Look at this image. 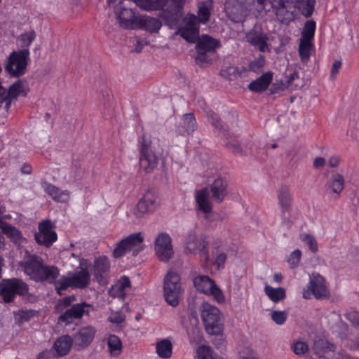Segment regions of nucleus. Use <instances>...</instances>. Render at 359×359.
I'll use <instances>...</instances> for the list:
<instances>
[{
    "label": "nucleus",
    "mask_w": 359,
    "mask_h": 359,
    "mask_svg": "<svg viewBox=\"0 0 359 359\" xmlns=\"http://www.w3.org/2000/svg\"><path fill=\"white\" fill-rule=\"evenodd\" d=\"M19 267L30 280L36 283H54L60 275V269L56 266L46 264L41 257L28 250L25 252Z\"/></svg>",
    "instance_id": "1"
},
{
    "label": "nucleus",
    "mask_w": 359,
    "mask_h": 359,
    "mask_svg": "<svg viewBox=\"0 0 359 359\" xmlns=\"http://www.w3.org/2000/svg\"><path fill=\"white\" fill-rule=\"evenodd\" d=\"M197 22L198 19L196 15H189L185 19L184 25L178 30L177 33L189 43H194L198 39L196 49L199 55L196 60V62L203 63L205 61V53L215 51L218 48L219 43L208 35H203L199 39Z\"/></svg>",
    "instance_id": "2"
},
{
    "label": "nucleus",
    "mask_w": 359,
    "mask_h": 359,
    "mask_svg": "<svg viewBox=\"0 0 359 359\" xmlns=\"http://www.w3.org/2000/svg\"><path fill=\"white\" fill-rule=\"evenodd\" d=\"M200 317L208 334L219 335L224 330V318L222 311L215 305L205 302L198 309Z\"/></svg>",
    "instance_id": "3"
},
{
    "label": "nucleus",
    "mask_w": 359,
    "mask_h": 359,
    "mask_svg": "<svg viewBox=\"0 0 359 359\" xmlns=\"http://www.w3.org/2000/svg\"><path fill=\"white\" fill-rule=\"evenodd\" d=\"M90 281V274L87 269H81L75 273H69L61 276L54 282L55 290L59 295H62V290L68 288L84 289L87 287Z\"/></svg>",
    "instance_id": "4"
},
{
    "label": "nucleus",
    "mask_w": 359,
    "mask_h": 359,
    "mask_svg": "<svg viewBox=\"0 0 359 359\" xmlns=\"http://www.w3.org/2000/svg\"><path fill=\"white\" fill-rule=\"evenodd\" d=\"M164 296L167 303L175 307L179 304L184 288L180 274L170 269L166 273L163 282Z\"/></svg>",
    "instance_id": "5"
},
{
    "label": "nucleus",
    "mask_w": 359,
    "mask_h": 359,
    "mask_svg": "<svg viewBox=\"0 0 359 359\" xmlns=\"http://www.w3.org/2000/svg\"><path fill=\"white\" fill-rule=\"evenodd\" d=\"M142 233H131L116 244L112 256L115 259H120L131 253L133 257H136L144 249Z\"/></svg>",
    "instance_id": "6"
},
{
    "label": "nucleus",
    "mask_w": 359,
    "mask_h": 359,
    "mask_svg": "<svg viewBox=\"0 0 359 359\" xmlns=\"http://www.w3.org/2000/svg\"><path fill=\"white\" fill-rule=\"evenodd\" d=\"M29 49H22L13 51L8 58L5 66L6 72L13 77H20L27 71V67L30 60Z\"/></svg>",
    "instance_id": "7"
},
{
    "label": "nucleus",
    "mask_w": 359,
    "mask_h": 359,
    "mask_svg": "<svg viewBox=\"0 0 359 359\" xmlns=\"http://www.w3.org/2000/svg\"><path fill=\"white\" fill-rule=\"evenodd\" d=\"M196 290L205 295L212 297L217 304L226 301L223 291L217 286L213 279L206 275L196 276L193 280Z\"/></svg>",
    "instance_id": "8"
},
{
    "label": "nucleus",
    "mask_w": 359,
    "mask_h": 359,
    "mask_svg": "<svg viewBox=\"0 0 359 359\" xmlns=\"http://www.w3.org/2000/svg\"><path fill=\"white\" fill-rule=\"evenodd\" d=\"M208 245V242L205 236L190 231L184 242V251L186 254H198L202 259L208 262L210 257Z\"/></svg>",
    "instance_id": "9"
},
{
    "label": "nucleus",
    "mask_w": 359,
    "mask_h": 359,
    "mask_svg": "<svg viewBox=\"0 0 359 359\" xmlns=\"http://www.w3.org/2000/svg\"><path fill=\"white\" fill-rule=\"evenodd\" d=\"M329 290L325 278L317 273H313L309 276L307 285L303 289L302 297L305 299H309L312 296L320 299L327 297Z\"/></svg>",
    "instance_id": "10"
},
{
    "label": "nucleus",
    "mask_w": 359,
    "mask_h": 359,
    "mask_svg": "<svg viewBox=\"0 0 359 359\" xmlns=\"http://www.w3.org/2000/svg\"><path fill=\"white\" fill-rule=\"evenodd\" d=\"M316 30V22L313 20L307 21L302 32L299 46V53L304 62L309 61L311 52L313 50V38Z\"/></svg>",
    "instance_id": "11"
},
{
    "label": "nucleus",
    "mask_w": 359,
    "mask_h": 359,
    "mask_svg": "<svg viewBox=\"0 0 359 359\" xmlns=\"http://www.w3.org/2000/svg\"><path fill=\"white\" fill-rule=\"evenodd\" d=\"M28 285L20 279L3 280L0 283V295L6 302H11L15 295H25L28 292Z\"/></svg>",
    "instance_id": "12"
},
{
    "label": "nucleus",
    "mask_w": 359,
    "mask_h": 359,
    "mask_svg": "<svg viewBox=\"0 0 359 359\" xmlns=\"http://www.w3.org/2000/svg\"><path fill=\"white\" fill-rule=\"evenodd\" d=\"M254 4V0H226L225 11L233 21L238 22L244 20Z\"/></svg>",
    "instance_id": "13"
},
{
    "label": "nucleus",
    "mask_w": 359,
    "mask_h": 359,
    "mask_svg": "<svg viewBox=\"0 0 359 359\" xmlns=\"http://www.w3.org/2000/svg\"><path fill=\"white\" fill-rule=\"evenodd\" d=\"M140 165L147 173L154 170L157 166V157L151 149V142L145 135L142 137Z\"/></svg>",
    "instance_id": "14"
},
{
    "label": "nucleus",
    "mask_w": 359,
    "mask_h": 359,
    "mask_svg": "<svg viewBox=\"0 0 359 359\" xmlns=\"http://www.w3.org/2000/svg\"><path fill=\"white\" fill-rule=\"evenodd\" d=\"M114 10L121 27L130 29H136L140 15L136 14L133 8H126L123 5V1H121L115 6Z\"/></svg>",
    "instance_id": "15"
},
{
    "label": "nucleus",
    "mask_w": 359,
    "mask_h": 359,
    "mask_svg": "<svg viewBox=\"0 0 359 359\" xmlns=\"http://www.w3.org/2000/svg\"><path fill=\"white\" fill-rule=\"evenodd\" d=\"M92 309L91 305L86 302L75 304L60 315L58 320L65 324H70L74 319L82 318L84 314L89 315L90 311Z\"/></svg>",
    "instance_id": "16"
},
{
    "label": "nucleus",
    "mask_w": 359,
    "mask_h": 359,
    "mask_svg": "<svg viewBox=\"0 0 359 359\" xmlns=\"http://www.w3.org/2000/svg\"><path fill=\"white\" fill-rule=\"evenodd\" d=\"M110 269V262L107 257L100 256L96 258L93 264L95 278L100 285L106 284Z\"/></svg>",
    "instance_id": "17"
},
{
    "label": "nucleus",
    "mask_w": 359,
    "mask_h": 359,
    "mask_svg": "<svg viewBox=\"0 0 359 359\" xmlns=\"http://www.w3.org/2000/svg\"><path fill=\"white\" fill-rule=\"evenodd\" d=\"M156 194L155 191H147L143 198L139 201L136 206L135 214L141 217L143 214L153 212L156 210Z\"/></svg>",
    "instance_id": "18"
},
{
    "label": "nucleus",
    "mask_w": 359,
    "mask_h": 359,
    "mask_svg": "<svg viewBox=\"0 0 359 359\" xmlns=\"http://www.w3.org/2000/svg\"><path fill=\"white\" fill-rule=\"evenodd\" d=\"M156 194L155 191H147L143 198L139 201L136 206L135 214L141 217L143 214L153 212L156 210Z\"/></svg>",
    "instance_id": "19"
},
{
    "label": "nucleus",
    "mask_w": 359,
    "mask_h": 359,
    "mask_svg": "<svg viewBox=\"0 0 359 359\" xmlns=\"http://www.w3.org/2000/svg\"><path fill=\"white\" fill-rule=\"evenodd\" d=\"M196 208L199 212L208 218L212 212V203L210 199V192L208 188H204L195 192Z\"/></svg>",
    "instance_id": "20"
},
{
    "label": "nucleus",
    "mask_w": 359,
    "mask_h": 359,
    "mask_svg": "<svg viewBox=\"0 0 359 359\" xmlns=\"http://www.w3.org/2000/svg\"><path fill=\"white\" fill-rule=\"evenodd\" d=\"M173 255L174 249L170 236L166 233L158 234V260L167 262Z\"/></svg>",
    "instance_id": "21"
},
{
    "label": "nucleus",
    "mask_w": 359,
    "mask_h": 359,
    "mask_svg": "<svg viewBox=\"0 0 359 359\" xmlns=\"http://www.w3.org/2000/svg\"><path fill=\"white\" fill-rule=\"evenodd\" d=\"M345 180L341 173H334L326 184L325 191L332 198H338L344 189Z\"/></svg>",
    "instance_id": "22"
},
{
    "label": "nucleus",
    "mask_w": 359,
    "mask_h": 359,
    "mask_svg": "<svg viewBox=\"0 0 359 359\" xmlns=\"http://www.w3.org/2000/svg\"><path fill=\"white\" fill-rule=\"evenodd\" d=\"M95 334V330L92 326L81 327L74 335L73 341L79 348L88 347L93 341Z\"/></svg>",
    "instance_id": "23"
},
{
    "label": "nucleus",
    "mask_w": 359,
    "mask_h": 359,
    "mask_svg": "<svg viewBox=\"0 0 359 359\" xmlns=\"http://www.w3.org/2000/svg\"><path fill=\"white\" fill-rule=\"evenodd\" d=\"M42 187L45 193L57 203H66L70 199V191L68 190H62L55 185L47 182L42 184Z\"/></svg>",
    "instance_id": "24"
},
{
    "label": "nucleus",
    "mask_w": 359,
    "mask_h": 359,
    "mask_svg": "<svg viewBox=\"0 0 359 359\" xmlns=\"http://www.w3.org/2000/svg\"><path fill=\"white\" fill-rule=\"evenodd\" d=\"M212 254L215 257V265L218 270L224 269L225 262L226 261V255L223 252L225 248L223 241L221 239H216L212 244Z\"/></svg>",
    "instance_id": "25"
},
{
    "label": "nucleus",
    "mask_w": 359,
    "mask_h": 359,
    "mask_svg": "<svg viewBox=\"0 0 359 359\" xmlns=\"http://www.w3.org/2000/svg\"><path fill=\"white\" fill-rule=\"evenodd\" d=\"M273 76V74L271 72L263 74L260 77L249 83V90L255 93H261L266 90L271 83Z\"/></svg>",
    "instance_id": "26"
},
{
    "label": "nucleus",
    "mask_w": 359,
    "mask_h": 359,
    "mask_svg": "<svg viewBox=\"0 0 359 359\" xmlns=\"http://www.w3.org/2000/svg\"><path fill=\"white\" fill-rule=\"evenodd\" d=\"M226 182L220 176L217 177L211 185V192L212 196L221 202L226 196Z\"/></svg>",
    "instance_id": "27"
},
{
    "label": "nucleus",
    "mask_w": 359,
    "mask_h": 359,
    "mask_svg": "<svg viewBox=\"0 0 359 359\" xmlns=\"http://www.w3.org/2000/svg\"><path fill=\"white\" fill-rule=\"evenodd\" d=\"M73 339L69 335H63L59 337L54 343L53 348L57 356L67 355L72 346Z\"/></svg>",
    "instance_id": "28"
},
{
    "label": "nucleus",
    "mask_w": 359,
    "mask_h": 359,
    "mask_svg": "<svg viewBox=\"0 0 359 359\" xmlns=\"http://www.w3.org/2000/svg\"><path fill=\"white\" fill-rule=\"evenodd\" d=\"M246 37L248 41H249L251 44L257 46L260 51L266 52L269 50V48L266 43V35L262 33L250 32L247 34Z\"/></svg>",
    "instance_id": "29"
},
{
    "label": "nucleus",
    "mask_w": 359,
    "mask_h": 359,
    "mask_svg": "<svg viewBox=\"0 0 359 359\" xmlns=\"http://www.w3.org/2000/svg\"><path fill=\"white\" fill-rule=\"evenodd\" d=\"M248 72V70L244 67H236L231 66L223 68L221 70V75L229 80H235L247 76Z\"/></svg>",
    "instance_id": "30"
},
{
    "label": "nucleus",
    "mask_w": 359,
    "mask_h": 359,
    "mask_svg": "<svg viewBox=\"0 0 359 359\" xmlns=\"http://www.w3.org/2000/svg\"><path fill=\"white\" fill-rule=\"evenodd\" d=\"M27 93L28 90L25 88V81L24 80H18L10 86L6 91V95L14 100H16L20 95L26 97Z\"/></svg>",
    "instance_id": "31"
},
{
    "label": "nucleus",
    "mask_w": 359,
    "mask_h": 359,
    "mask_svg": "<svg viewBox=\"0 0 359 359\" xmlns=\"http://www.w3.org/2000/svg\"><path fill=\"white\" fill-rule=\"evenodd\" d=\"M265 294L274 303H278L286 297L285 290L283 287H273L266 285L264 288Z\"/></svg>",
    "instance_id": "32"
},
{
    "label": "nucleus",
    "mask_w": 359,
    "mask_h": 359,
    "mask_svg": "<svg viewBox=\"0 0 359 359\" xmlns=\"http://www.w3.org/2000/svg\"><path fill=\"white\" fill-rule=\"evenodd\" d=\"M136 29H145L149 32H157V19L146 15H140Z\"/></svg>",
    "instance_id": "33"
},
{
    "label": "nucleus",
    "mask_w": 359,
    "mask_h": 359,
    "mask_svg": "<svg viewBox=\"0 0 359 359\" xmlns=\"http://www.w3.org/2000/svg\"><path fill=\"white\" fill-rule=\"evenodd\" d=\"M316 0H296L294 6L297 8L301 13L308 18L313 14Z\"/></svg>",
    "instance_id": "34"
},
{
    "label": "nucleus",
    "mask_w": 359,
    "mask_h": 359,
    "mask_svg": "<svg viewBox=\"0 0 359 359\" xmlns=\"http://www.w3.org/2000/svg\"><path fill=\"white\" fill-rule=\"evenodd\" d=\"M109 351L112 356L119 355L122 351V342L119 337L115 334L109 335L107 341Z\"/></svg>",
    "instance_id": "35"
},
{
    "label": "nucleus",
    "mask_w": 359,
    "mask_h": 359,
    "mask_svg": "<svg viewBox=\"0 0 359 359\" xmlns=\"http://www.w3.org/2000/svg\"><path fill=\"white\" fill-rule=\"evenodd\" d=\"M279 204L283 212L288 211L292 205V197L287 189H281L278 191Z\"/></svg>",
    "instance_id": "36"
},
{
    "label": "nucleus",
    "mask_w": 359,
    "mask_h": 359,
    "mask_svg": "<svg viewBox=\"0 0 359 359\" xmlns=\"http://www.w3.org/2000/svg\"><path fill=\"white\" fill-rule=\"evenodd\" d=\"M212 7V1L206 0L198 6V20L202 23H205L209 20L210 11Z\"/></svg>",
    "instance_id": "37"
},
{
    "label": "nucleus",
    "mask_w": 359,
    "mask_h": 359,
    "mask_svg": "<svg viewBox=\"0 0 359 359\" xmlns=\"http://www.w3.org/2000/svg\"><path fill=\"white\" fill-rule=\"evenodd\" d=\"M35 240L39 245H43L46 247H50L52 244L57 241V236L56 232L53 233H35Z\"/></svg>",
    "instance_id": "38"
},
{
    "label": "nucleus",
    "mask_w": 359,
    "mask_h": 359,
    "mask_svg": "<svg viewBox=\"0 0 359 359\" xmlns=\"http://www.w3.org/2000/svg\"><path fill=\"white\" fill-rule=\"evenodd\" d=\"M290 348L293 353L299 357L309 351L307 343L300 338L294 339L290 344Z\"/></svg>",
    "instance_id": "39"
},
{
    "label": "nucleus",
    "mask_w": 359,
    "mask_h": 359,
    "mask_svg": "<svg viewBox=\"0 0 359 359\" xmlns=\"http://www.w3.org/2000/svg\"><path fill=\"white\" fill-rule=\"evenodd\" d=\"M172 354V344L170 340L165 339L158 341V357L167 359Z\"/></svg>",
    "instance_id": "40"
},
{
    "label": "nucleus",
    "mask_w": 359,
    "mask_h": 359,
    "mask_svg": "<svg viewBox=\"0 0 359 359\" xmlns=\"http://www.w3.org/2000/svg\"><path fill=\"white\" fill-rule=\"evenodd\" d=\"M182 124L184 130L182 133L190 134L196 128V121L193 114H186L182 118Z\"/></svg>",
    "instance_id": "41"
},
{
    "label": "nucleus",
    "mask_w": 359,
    "mask_h": 359,
    "mask_svg": "<svg viewBox=\"0 0 359 359\" xmlns=\"http://www.w3.org/2000/svg\"><path fill=\"white\" fill-rule=\"evenodd\" d=\"M314 350L319 356H326L325 354L328 353L329 351H334L335 346L327 341L321 340L315 342Z\"/></svg>",
    "instance_id": "42"
},
{
    "label": "nucleus",
    "mask_w": 359,
    "mask_h": 359,
    "mask_svg": "<svg viewBox=\"0 0 359 359\" xmlns=\"http://www.w3.org/2000/svg\"><path fill=\"white\" fill-rule=\"evenodd\" d=\"M0 228L2 231L14 241H18L21 238V233L15 227L0 220Z\"/></svg>",
    "instance_id": "43"
},
{
    "label": "nucleus",
    "mask_w": 359,
    "mask_h": 359,
    "mask_svg": "<svg viewBox=\"0 0 359 359\" xmlns=\"http://www.w3.org/2000/svg\"><path fill=\"white\" fill-rule=\"evenodd\" d=\"M36 38V33L34 30L21 34L18 38L20 46L22 49H29V46Z\"/></svg>",
    "instance_id": "44"
},
{
    "label": "nucleus",
    "mask_w": 359,
    "mask_h": 359,
    "mask_svg": "<svg viewBox=\"0 0 359 359\" xmlns=\"http://www.w3.org/2000/svg\"><path fill=\"white\" fill-rule=\"evenodd\" d=\"M158 10L162 8L165 11L172 12L177 8H179L183 0H158Z\"/></svg>",
    "instance_id": "45"
},
{
    "label": "nucleus",
    "mask_w": 359,
    "mask_h": 359,
    "mask_svg": "<svg viewBox=\"0 0 359 359\" xmlns=\"http://www.w3.org/2000/svg\"><path fill=\"white\" fill-rule=\"evenodd\" d=\"M300 240L308 246L311 252L316 253L318 251V242L314 236L302 233L300 235Z\"/></svg>",
    "instance_id": "46"
},
{
    "label": "nucleus",
    "mask_w": 359,
    "mask_h": 359,
    "mask_svg": "<svg viewBox=\"0 0 359 359\" xmlns=\"http://www.w3.org/2000/svg\"><path fill=\"white\" fill-rule=\"evenodd\" d=\"M196 352L198 359H222L214 354L211 348L207 346H199L197 348Z\"/></svg>",
    "instance_id": "47"
},
{
    "label": "nucleus",
    "mask_w": 359,
    "mask_h": 359,
    "mask_svg": "<svg viewBox=\"0 0 359 359\" xmlns=\"http://www.w3.org/2000/svg\"><path fill=\"white\" fill-rule=\"evenodd\" d=\"M299 79V74L294 71L290 74H285L284 81L289 90H294L299 88V85L295 83V81Z\"/></svg>",
    "instance_id": "48"
},
{
    "label": "nucleus",
    "mask_w": 359,
    "mask_h": 359,
    "mask_svg": "<svg viewBox=\"0 0 359 359\" xmlns=\"http://www.w3.org/2000/svg\"><path fill=\"white\" fill-rule=\"evenodd\" d=\"M273 321L277 325H283L287 318V313L285 311H273L271 313Z\"/></svg>",
    "instance_id": "49"
},
{
    "label": "nucleus",
    "mask_w": 359,
    "mask_h": 359,
    "mask_svg": "<svg viewBox=\"0 0 359 359\" xmlns=\"http://www.w3.org/2000/svg\"><path fill=\"white\" fill-rule=\"evenodd\" d=\"M301 257L302 252L297 249L290 254L287 262L292 268H294L299 264Z\"/></svg>",
    "instance_id": "50"
},
{
    "label": "nucleus",
    "mask_w": 359,
    "mask_h": 359,
    "mask_svg": "<svg viewBox=\"0 0 359 359\" xmlns=\"http://www.w3.org/2000/svg\"><path fill=\"white\" fill-rule=\"evenodd\" d=\"M265 65L264 56L260 55L249 65V69L254 72H259Z\"/></svg>",
    "instance_id": "51"
},
{
    "label": "nucleus",
    "mask_w": 359,
    "mask_h": 359,
    "mask_svg": "<svg viewBox=\"0 0 359 359\" xmlns=\"http://www.w3.org/2000/svg\"><path fill=\"white\" fill-rule=\"evenodd\" d=\"M189 337L191 344L198 345L203 341V335L197 329H194L191 332L189 333Z\"/></svg>",
    "instance_id": "52"
},
{
    "label": "nucleus",
    "mask_w": 359,
    "mask_h": 359,
    "mask_svg": "<svg viewBox=\"0 0 359 359\" xmlns=\"http://www.w3.org/2000/svg\"><path fill=\"white\" fill-rule=\"evenodd\" d=\"M288 89L287 85H285V81L283 80H276L271 86V93H278Z\"/></svg>",
    "instance_id": "53"
},
{
    "label": "nucleus",
    "mask_w": 359,
    "mask_h": 359,
    "mask_svg": "<svg viewBox=\"0 0 359 359\" xmlns=\"http://www.w3.org/2000/svg\"><path fill=\"white\" fill-rule=\"evenodd\" d=\"M53 225L50 220L47 219L41 222L39 225V231L37 233H53L55 232L52 230Z\"/></svg>",
    "instance_id": "54"
},
{
    "label": "nucleus",
    "mask_w": 359,
    "mask_h": 359,
    "mask_svg": "<svg viewBox=\"0 0 359 359\" xmlns=\"http://www.w3.org/2000/svg\"><path fill=\"white\" fill-rule=\"evenodd\" d=\"M13 100V98H11L6 95V90L4 88V93H2V95L1 94L0 95V107L3 103H5L4 109L8 113L10 110Z\"/></svg>",
    "instance_id": "55"
},
{
    "label": "nucleus",
    "mask_w": 359,
    "mask_h": 359,
    "mask_svg": "<svg viewBox=\"0 0 359 359\" xmlns=\"http://www.w3.org/2000/svg\"><path fill=\"white\" fill-rule=\"evenodd\" d=\"M348 133L353 138L359 141V121L352 122L349 126Z\"/></svg>",
    "instance_id": "56"
},
{
    "label": "nucleus",
    "mask_w": 359,
    "mask_h": 359,
    "mask_svg": "<svg viewBox=\"0 0 359 359\" xmlns=\"http://www.w3.org/2000/svg\"><path fill=\"white\" fill-rule=\"evenodd\" d=\"M130 287V280L129 278L123 276L120 279L118 283L116 285V287L120 292H124V290Z\"/></svg>",
    "instance_id": "57"
},
{
    "label": "nucleus",
    "mask_w": 359,
    "mask_h": 359,
    "mask_svg": "<svg viewBox=\"0 0 359 359\" xmlns=\"http://www.w3.org/2000/svg\"><path fill=\"white\" fill-rule=\"evenodd\" d=\"M346 316L354 325L359 326V312L355 311H349L346 313Z\"/></svg>",
    "instance_id": "58"
},
{
    "label": "nucleus",
    "mask_w": 359,
    "mask_h": 359,
    "mask_svg": "<svg viewBox=\"0 0 359 359\" xmlns=\"http://www.w3.org/2000/svg\"><path fill=\"white\" fill-rule=\"evenodd\" d=\"M18 319L22 322L28 321L33 316L32 311H20L18 314Z\"/></svg>",
    "instance_id": "59"
},
{
    "label": "nucleus",
    "mask_w": 359,
    "mask_h": 359,
    "mask_svg": "<svg viewBox=\"0 0 359 359\" xmlns=\"http://www.w3.org/2000/svg\"><path fill=\"white\" fill-rule=\"evenodd\" d=\"M124 320V317L119 313H112L109 317V321L113 323H121Z\"/></svg>",
    "instance_id": "60"
},
{
    "label": "nucleus",
    "mask_w": 359,
    "mask_h": 359,
    "mask_svg": "<svg viewBox=\"0 0 359 359\" xmlns=\"http://www.w3.org/2000/svg\"><path fill=\"white\" fill-rule=\"evenodd\" d=\"M75 301V297L74 295L65 297L60 301V305L67 308L71 306L72 303Z\"/></svg>",
    "instance_id": "61"
},
{
    "label": "nucleus",
    "mask_w": 359,
    "mask_h": 359,
    "mask_svg": "<svg viewBox=\"0 0 359 359\" xmlns=\"http://www.w3.org/2000/svg\"><path fill=\"white\" fill-rule=\"evenodd\" d=\"M341 67V61L336 60L332 64V67L331 69V76L334 77L336 74H338L340 68Z\"/></svg>",
    "instance_id": "62"
},
{
    "label": "nucleus",
    "mask_w": 359,
    "mask_h": 359,
    "mask_svg": "<svg viewBox=\"0 0 359 359\" xmlns=\"http://www.w3.org/2000/svg\"><path fill=\"white\" fill-rule=\"evenodd\" d=\"M326 161L323 157H317L313 161V167L316 169L322 168L325 165Z\"/></svg>",
    "instance_id": "63"
},
{
    "label": "nucleus",
    "mask_w": 359,
    "mask_h": 359,
    "mask_svg": "<svg viewBox=\"0 0 359 359\" xmlns=\"http://www.w3.org/2000/svg\"><path fill=\"white\" fill-rule=\"evenodd\" d=\"M341 160L337 156H332L330 157L328 164L331 168H335L339 165Z\"/></svg>",
    "instance_id": "64"
}]
</instances>
